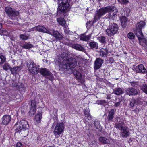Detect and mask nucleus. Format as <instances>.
<instances>
[{
	"instance_id": "f257e3e1",
	"label": "nucleus",
	"mask_w": 147,
	"mask_h": 147,
	"mask_svg": "<svg viewBox=\"0 0 147 147\" xmlns=\"http://www.w3.org/2000/svg\"><path fill=\"white\" fill-rule=\"evenodd\" d=\"M117 10L116 7H107L100 8L97 10L95 13L93 22L94 23L96 22L107 12L109 14L106 15V18L110 20H114L117 16Z\"/></svg>"
},
{
	"instance_id": "f03ea898",
	"label": "nucleus",
	"mask_w": 147,
	"mask_h": 147,
	"mask_svg": "<svg viewBox=\"0 0 147 147\" xmlns=\"http://www.w3.org/2000/svg\"><path fill=\"white\" fill-rule=\"evenodd\" d=\"M61 57L63 60L59 65L60 68L63 69H70L74 67L77 65L76 59L72 57L69 58L68 55L66 53H63L61 54Z\"/></svg>"
},
{
	"instance_id": "7ed1b4c3",
	"label": "nucleus",
	"mask_w": 147,
	"mask_h": 147,
	"mask_svg": "<svg viewBox=\"0 0 147 147\" xmlns=\"http://www.w3.org/2000/svg\"><path fill=\"white\" fill-rule=\"evenodd\" d=\"M70 8L69 0H63L59 4L58 8L57 15L60 13V12L66 13L68 11Z\"/></svg>"
},
{
	"instance_id": "20e7f679",
	"label": "nucleus",
	"mask_w": 147,
	"mask_h": 147,
	"mask_svg": "<svg viewBox=\"0 0 147 147\" xmlns=\"http://www.w3.org/2000/svg\"><path fill=\"white\" fill-rule=\"evenodd\" d=\"M15 126L16 132L25 131L28 132L29 131V125L28 122L26 121L22 120L20 122L16 123Z\"/></svg>"
},
{
	"instance_id": "39448f33",
	"label": "nucleus",
	"mask_w": 147,
	"mask_h": 147,
	"mask_svg": "<svg viewBox=\"0 0 147 147\" xmlns=\"http://www.w3.org/2000/svg\"><path fill=\"white\" fill-rule=\"evenodd\" d=\"M118 30V26L116 24H111L106 30V34L108 36H111L115 34Z\"/></svg>"
},
{
	"instance_id": "423d86ee",
	"label": "nucleus",
	"mask_w": 147,
	"mask_h": 147,
	"mask_svg": "<svg viewBox=\"0 0 147 147\" xmlns=\"http://www.w3.org/2000/svg\"><path fill=\"white\" fill-rule=\"evenodd\" d=\"M65 125L63 122L58 123L56 124L54 131V134L57 137L63 131Z\"/></svg>"
},
{
	"instance_id": "0eeeda50",
	"label": "nucleus",
	"mask_w": 147,
	"mask_h": 147,
	"mask_svg": "<svg viewBox=\"0 0 147 147\" xmlns=\"http://www.w3.org/2000/svg\"><path fill=\"white\" fill-rule=\"evenodd\" d=\"M39 66L36 65L33 62H31L28 65V68L30 72L32 74H36L39 72Z\"/></svg>"
},
{
	"instance_id": "6e6552de",
	"label": "nucleus",
	"mask_w": 147,
	"mask_h": 147,
	"mask_svg": "<svg viewBox=\"0 0 147 147\" xmlns=\"http://www.w3.org/2000/svg\"><path fill=\"white\" fill-rule=\"evenodd\" d=\"M48 34L53 36L55 39L58 40H61L63 38L61 33L53 29H49Z\"/></svg>"
},
{
	"instance_id": "1a4fd4ad",
	"label": "nucleus",
	"mask_w": 147,
	"mask_h": 147,
	"mask_svg": "<svg viewBox=\"0 0 147 147\" xmlns=\"http://www.w3.org/2000/svg\"><path fill=\"white\" fill-rule=\"evenodd\" d=\"M5 11L10 17L15 16H18L19 14L18 11L13 10L10 7H7L5 8Z\"/></svg>"
},
{
	"instance_id": "9d476101",
	"label": "nucleus",
	"mask_w": 147,
	"mask_h": 147,
	"mask_svg": "<svg viewBox=\"0 0 147 147\" xmlns=\"http://www.w3.org/2000/svg\"><path fill=\"white\" fill-rule=\"evenodd\" d=\"M134 71L137 73L145 74L146 70L144 65L140 64L134 67Z\"/></svg>"
},
{
	"instance_id": "9b49d317",
	"label": "nucleus",
	"mask_w": 147,
	"mask_h": 147,
	"mask_svg": "<svg viewBox=\"0 0 147 147\" xmlns=\"http://www.w3.org/2000/svg\"><path fill=\"white\" fill-rule=\"evenodd\" d=\"M104 61L100 58L96 59L94 63V68L95 69H99L103 63Z\"/></svg>"
},
{
	"instance_id": "f8f14e48",
	"label": "nucleus",
	"mask_w": 147,
	"mask_h": 147,
	"mask_svg": "<svg viewBox=\"0 0 147 147\" xmlns=\"http://www.w3.org/2000/svg\"><path fill=\"white\" fill-rule=\"evenodd\" d=\"M130 134L129 128L127 127L126 126L121 129L120 134L121 137L126 138L130 135Z\"/></svg>"
},
{
	"instance_id": "ddd939ff",
	"label": "nucleus",
	"mask_w": 147,
	"mask_h": 147,
	"mask_svg": "<svg viewBox=\"0 0 147 147\" xmlns=\"http://www.w3.org/2000/svg\"><path fill=\"white\" fill-rule=\"evenodd\" d=\"M11 119V117L10 115H4L2 118V123L7 125L10 122Z\"/></svg>"
},
{
	"instance_id": "4468645a",
	"label": "nucleus",
	"mask_w": 147,
	"mask_h": 147,
	"mask_svg": "<svg viewBox=\"0 0 147 147\" xmlns=\"http://www.w3.org/2000/svg\"><path fill=\"white\" fill-rule=\"evenodd\" d=\"M40 73L43 76H49V79L50 80H52L53 77L52 74L46 69L45 68L41 69L40 71Z\"/></svg>"
},
{
	"instance_id": "2eb2a0df",
	"label": "nucleus",
	"mask_w": 147,
	"mask_h": 147,
	"mask_svg": "<svg viewBox=\"0 0 147 147\" xmlns=\"http://www.w3.org/2000/svg\"><path fill=\"white\" fill-rule=\"evenodd\" d=\"M115 113V111L114 109H111L109 111L107 117V119L109 122H111L112 121Z\"/></svg>"
},
{
	"instance_id": "dca6fc26",
	"label": "nucleus",
	"mask_w": 147,
	"mask_h": 147,
	"mask_svg": "<svg viewBox=\"0 0 147 147\" xmlns=\"http://www.w3.org/2000/svg\"><path fill=\"white\" fill-rule=\"evenodd\" d=\"M42 118V114L40 112H38L35 116L34 123L36 124L40 123Z\"/></svg>"
},
{
	"instance_id": "f3484780",
	"label": "nucleus",
	"mask_w": 147,
	"mask_h": 147,
	"mask_svg": "<svg viewBox=\"0 0 147 147\" xmlns=\"http://www.w3.org/2000/svg\"><path fill=\"white\" fill-rule=\"evenodd\" d=\"M34 29H36L37 31L40 32H41L48 34V32L49 29H47L45 27L42 26H37L36 27L34 28Z\"/></svg>"
},
{
	"instance_id": "a211bd4d",
	"label": "nucleus",
	"mask_w": 147,
	"mask_h": 147,
	"mask_svg": "<svg viewBox=\"0 0 147 147\" xmlns=\"http://www.w3.org/2000/svg\"><path fill=\"white\" fill-rule=\"evenodd\" d=\"M114 127L116 128L121 130V129H123L126 126L124 122H121L115 123V124Z\"/></svg>"
},
{
	"instance_id": "6ab92c4d",
	"label": "nucleus",
	"mask_w": 147,
	"mask_h": 147,
	"mask_svg": "<svg viewBox=\"0 0 147 147\" xmlns=\"http://www.w3.org/2000/svg\"><path fill=\"white\" fill-rule=\"evenodd\" d=\"M134 32L138 38V39L140 38L143 37V34L140 29H138L136 28L134 30Z\"/></svg>"
},
{
	"instance_id": "aec40b11",
	"label": "nucleus",
	"mask_w": 147,
	"mask_h": 147,
	"mask_svg": "<svg viewBox=\"0 0 147 147\" xmlns=\"http://www.w3.org/2000/svg\"><path fill=\"white\" fill-rule=\"evenodd\" d=\"M108 51L106 49L101 48L100 51V56L102 57H106L108 54Z\"/></svg>"
},
{
	"instance_id": "412c9836",
	"label": "nucleus",
	"mask_w": 147,
	"mask_h": 147,
	"mask_svg": "<svg viewBox=\"0 0 147 147\" xmlns=\"http://www.w3.org/2000/svg\"><path fill=\"white\" fill-rule=\"evenodd\" d=\"M91 36V35H86L85 34H84L81 35L80 38L81 40L88 41L90 38Z\"/></svg>"
},
{
	"instance_id": "4be33fe9",
	"label": "nucleus",
	"mask_w": 147,
	"mask_h": 147,
	"mask_svg": "<svg viewBox=\"0 0 147 147\" xmlns=\"http://www.w3.org/2000/svg\"><path fill=\"white\" fill-rule=\"evenodd\" d=\"M21 69V68L20 67L17 66L11 68L10 71L12 74H14L19 72Z\"/></svg>"
},
{
	"instance_id": "5701e85b",
	"label": "nucleus",
	"mask_w": 147,
	"mask_h": 147,
	"mask_svg": "<svg viewBox=\"0 0 147 147\" xmlns=\"http://www.w3.org/2000/svg\"><path fill=\"white\" fill-rule=\"evenodd\" d=\"M138 40L139 41L140 44L142 46H145L147 44V41L146 39L143 37L140 38Z\"/></svg>"
},
{
	"instance_id": "b1692460",
	"label": "nucleus",
	"mask_w": 147,
	"mask_h": 147,
	"mask_svg": "<svg viewBox=\"0 0 147 147\" xmlns=\"http://www.w3.org/2000/svg\"><path fill=\"white\" fill-rule=\"evenodd\" d=\"M57 21L60 25L63 27L65 26L66 22L64 18H57Z\"/></svg>"
},
{
	"instance_id": "393cba45",
	"label": "nucleus",
	"mask_w": 147,
	"mask_h": 147,
	"mask_svg": "<svg viewBox=\"0 0 147 147\" xmlns=\"http://www.w3.org/2000/svg\"><path fill=\"white\" fill-rule=\"evenodd\" d=\"M99 141L104 144H107L109 142V141L106 138L104 137H100Z\"/></svg>"
},
{
	"instance_id": "a878e982",
	"label": "nucleus",
	"mask_w": 147,
	"mask_h": 147,
	"mask_svg": "<svg viewBox=\"0 0 147 147\" xmlns=\"http://www.w3.org/2000/svg\"><path fill=\"white\" fill-rule=\"evenodd\" d=\"M145 23L144 22H140L139 23L137 24L136 25V28L138 29L141 30L145 25Z\"/></svg>"
},
{
	"instance_id": "bb28decb",
	"label": "nucleus",
	"mask_w": 147,
	"mask_h": 147,
	"mask_svg": "<svg viewBox=\"0 0 147 147\" xmlns=\"http://www.w3.org/2000/svg\"><path fill=\"white\" fill-rule=\"evenodd\" d=\"M33 45L30 42L25 43L22 46V47L26 49L31 48L33 47Z\"/></svg>"
},
{
	"instance_id": "cd10ccee",
	"label": "nucleus",
	"mask_w": 147,
	"mask_h": 147,
	"mask_svg": "<svg viewBox=\"0 0 147 147\" xmlns=\"http://www.w3.org/2000/svg\"><path fill=\"white\" fill-rule=\"evenodd\" d=\"M72 47L74 49L79 50L82 51L84 50V48L80 45L78 44H74L72 46Z\"/></svg>"
},
{
	"instance_id": "c85d7f7f",
	"label": "nucleus",
	"mask_w": 147,
	"mask_h": 147,
	"mask_svg": "<svg viewBox=\"0 0 147 147\" xmlns=\"http://www.w3.org/2000/svg\"><path fill=\"white\" fill-rule=\"evenodd\" d=\"M90 110L88 109H85L84 110V114L85 116L87 117L88 120H91V116L89 113Z\"/></svg>"
},
{
	"instance_id": "c756f323",
	"label": "nucleus",
	"mask_w": 147,
	"mask_h": 147,
	"mask_svg": "<svg viewBox=\"0 0 147 147\" xmlns=\"http://www.w3.org/2000/svg\"><path fill=\"white\" fill-rule=\"evenodd\" d=\"M121 21L122 26H125L127 22V20L125 16H123L121 18Z\"/></svg>"
},
{
	"instance_id": "7c9ffc66",
	"label": "nucleus",
	"mask_w": 147,
	"mask_h": 147,
	"mask_svg": "<svg viewBox=\"0 0 147 147\" xmlns=\"http://www.w3.org/2000/svg\"><path fill=\"white\" fill-rule=\"evenodd\" d=\"M36 109L32 108H30L28 113L29 115L30 116H33L36 113Z\"/></svg>"
},
{
	"instance_id": "2f4dec72",
	"label": "nucleus",
	"mask_w": 147,
	"mask_h": 147,
	"mask_svg": "<svg viewBox=\"0 0 147 147\" xmlns=\"http://www.w3.org/2000/svg\"><path fill=\"white\" fill-rule=\"evenodd\" d=\"M89 45L92 49H96L98 48L97 43L95 42H91L89 43Z\"/></svg>"
},
{
	"instance_id": "473e14b6",
	"label": "nucleus",
	"mask_w": 147,
	"mask_h": 147,
	"mask_svg": "<svg viewBox=\"0 0 147 147\" xmlns=\"http://www.w3.org/2000/svg\"><path fill=\"white\" fill-rule=\"evenodd\" d=\"M6 61V58L5 56L0 55V65L3 64Z\"/></svg>"
},
{
	"instance_id": "72a5a7b5",
	"label": "nucleus",
	"mask_w": 147,
	"mask_h": 147,
	"mask_svg": "<svg viewBox=\"0 0 147 147\" xmlns=\"http://www.w3.org/2000/svg\"><path fill=\"white\" fill-rule=\"evenodd\" d=\"M94 125L98 129H102V127L100 123V121H95L94 123Z\"/></svg>"
},
{
	"instance_id": "f704fd0d",
	"label": "nucleus",
	"mask_w": 147,
	"mask_h": 147,
	"mask_svg": "<svg viewBox=\"0 0 147 147\" xmlns=\"http://www.w3.org/2000/svg\"><path fill=\"white\" fill-rule=\"evenodd\" d=\"M143 100L140 98H138L136 100V104L137 105H141L143 103Z\"/></svg>"
},
{
	"instance_id": "c9c22d12",
	"label": "nucleus",
	"mask_w": 147,
	"mask_h": 147,
	"mask_svg": "<svg viewBox=\"0 0 147 147\" xmlns=\"http://www.w3.org/2000/svg\"><path fill=\"white\" fill-rule=\"evenodd\" d=\"M3 69L7 71L8 69H10V65L8 63H6L3 65Z\"/></svg>"
},
{
	"instance_id": "e433bc0d",
	"label": "nucleus",
	"mask_w": 147,
	"mask_h": 147,
	"mask_svg": "<svg viewBox=\"0 0 147 147\" xmlns=\"http://www.w3.org/2000/svg\"><path fill=\"white\" fill-rule=\"evenodd\" d=\"M76 78L78 80H81L82 78V75L81 74L78 72H77L75 74Z\"/></svg>"
},
{
	"instance_id": "4c0bfd02",
	"label": "nucleus",
	"mask_w": 147,
	"mask_h": 147,
	"mask_svg": "<svg viewBox=\"0 0 147 147\" xmlns=\"http://www.w3.org/2000/svg\"><path fill=\"white\" fill-rule=\"evenodd\" d=\"M127 37L130 39H132L135 37L134 34L132 32H129L127 35Z\"/></svg>"
},
{
	"instance_id": "58836bf2",
	"label": "nucleus",
	"mask_w": 147,
	"mask_h": 147,
	"mask_svg": "<svg viewBox=\"0 0 147 147\" xmlns=\"http://www.w3.org/2000/svg\"><path fill=\"white\" fill-rule=\"evenodd\" d=\"M36 101L34 100H32L31 102V108L34 109H36Z\"/></svg>"
},
{
	"instance_id": "ea45409f",
	"label": "nucleus",
	"mask_w": 147,
	"mask_h": 147,
	"mask_svg": "<svg viewBox=\"0 0 147 147\" xmlns=\"http://www.w3.org/2000/svg\"><path fill=\"white\" fill-rule=\"evenodd\" d=\"M136 100L135 99H131L130 101V103L129 104V106L132 107L134 106L135 104H136Z\"/></svg>"
},
{
	"instance_id": "a19ab883",
	"label": "nucleus",
	"mask_w": 147,
	"mask_h": 147,
	"mask_svg": "<svg viewBox=\"0 0 147 147\" xmlns=\"http://www.w3.org/2000/svg\"><path fill=\"white\" fill-rule=\"evenodd\" d=\"M20 37V39L23 40H26L28 38V36L23 34L21 35Z\"/></svg>"
},
{
	"instance_id": "79ce46f5",
	"label": "nucleus",
	"mask_w": 147,
	"mask_h": 147,
	"mask_svg": "<svg viewBox=\"0 0 147 147\" xmlns=\"http://www.w3.org/2000/svg\"><path fill=\"white\" fill-rule=\"evenodd\" d=\"M99 41L101 43H104L105 41V38L104 36H101L98 37Z\"/></svg>"
},
{
	"instance_id": "37998d69",
	"label": "nucleus",
	"mask_w": 147,
	"mask_h": 147,
	"mask_svg": "<svg viewBox=\"0 0 147 147\" xmlns=\"http://www.w3.org/2000/svg\"><path fill=\"white\" fill-rule=\"evenodd\" d=\"M141 88L143 92H147V85L142 86H141Z\"/></svg>"
},
{
	"instance_id": "c03bdc74",
	"label": "nucleus",
	"mask_w": 147,
	"mask_h": 147,
	"mask_svg": "<svg viewBox=\"0 0 147 147\" xmlns=\"http://www.w3.org/2000/svg\"><path fill=\"white\" fill-rule=\"evenodd\" d=\"M118 2L121 4H125L128 2V0H118Z\"/></svg>"
},
{
	"instance_id": "a18cd8bd",
	"label": "nucleus",
	"mask_w": 147,
	"mask_h": 147,
	"mask_svg": "<svg viewBox=\"0 0 147 147\" xmlns=\"http://www.w3.org/2000/svg\"><path fill=\"white\" fill-rule=\"evenodd\" d=\"M65 33L67 34H70L72 32H70L68 28L65 27L64 28Z\"/></svg>"
},
{
	"instance_id": "49530a36",
	"label": "nucleus",
	"mask_w": 147,
	"mask_h": 147,
	"mask_svg": "<svg viewBox=\"0 0 147 147\" xmlns=\"http://www.w3.org/2000/svg\"><path fill=\"white\" fill-rule=\"evenodd\" d=\"M98 104H100L102 105H104L105 104L107 103V102L105 100H99L97 101Z\"/></svg>"
},
{
	"instance_id": "de8ad7c7",
	"label": "nucleus",
	"mask_w": 147,
	"mask_h": 147,
	"mask_svg": "<svg viewBox=\"0 0 147 147\" xmlns=\"http://www.w3.org/2000/svg\"><path fill=\"white\" fill-rule=\"evenodd\" d=\"M2 28V24L1 23H0V34L6 32V30H3L1 29Z\"/></svg>"
},
{
	"instance_id": "09e8293b",
	"label": "nucleus",
	"mask_w": 147,
	"mask_h": 147,
	"mask_svg": "<svg viewBox=\"0 0 147 147\" xmlns=\"http://www.w3.org/2000/svg\"><path fill=\"white\" fill-rule=\"evenodd\" d=\"M16 147H23V145L20 142L17 143L16 145Z\"/></svg>"
},
{
	"instance_id": "8fccbe9b",
	"label": "nucleus",
	"mask_w": 147,
	"mask_h": 147,
	"mask_svg": "<svg viewBox=\"0 0 147 147\" xmlns=\"http://www.w3.org/2000/svg\"><path fill=\"white\" fill-rule=\"evenodd\" d=\"M90 145H92L94 146H96L97 144L95 141H93L90 143Z\"/></svg>"
},
{
	"instance_id": "3c124183",
	"label": "nucleus",
	"mask_w": 147,
	"mask_h": 147,
	"mask_svg": "<svg viewBox=\"0 0 147 147\" xmlns=\"http://www.w3.org/2000/svg\"><path fill=\"white\" fill-rule=\"evenodd\" d=\"M127 94L130 95H135L136 94H138V92H127Z\"/></svg>"
},
{
	"instance_id": "603ef678",
	"label": "nucleus",
	"mask_w": 147,
	"mask_h": 147,
	"mask_svg": "<svg viewBox=\"0 0 147 147\" xmlns=\"http://www.w3.org/2000/svg\"><path fill=\"white\" fill-rule=\"evenodd\" d=\"M120 102H116L115 104V106L116 107H117L119 106L120 105Z\"/></svg>"
},
{
	"instance_id": "864d4df0",
	"label": "nucleus",
	"mask_w": 147,
	"mask_h": 147,
	"mask_svg": "<svg viewBox=\"0 0 147 147\" xmlns=\"http://www.w3.org/2000/svg\"><path fill=\"white\" fill-rule=\"evenodd\" d=\"M122 90L120 88H118L116 90V92H122Z\"/></svg>"
},
{
	"instance_id": "5fc2aeb1",
	"label": "nucleus",
	"mask_w": 147,
	"mask_h": 147,
	"mask_svg": "<svg viewBox=\"0 0 147 147\" xmlns=\"http://www.w3.org/2000/svg\"><path fill=\"white\" fill-rule=\"evenodd\" d=\"M129 89L130 90H129V92H135V90H134V88H131V89L130 88H129Z\"/></svg>"
},
{
	"instance_id": "6e6d98bb",
	"label": "nucleus",
	"mask_w": 147,
	"mask_h": 147,
	"mask_svg": "<svg viewBox=\"0 0 147 147\" xmlns=\"http://www.w3.org/2000/svg\"><path fill=\"white\" fill-rule=\"evenodd\" d=\"M115 94H116L117 95H119L121 94L122 92H115Z\"/></svg>"
},
{
	"instance_id": "4d7b16f0",
	"label": "nucleus",
	"mask_w": 147,
	"mask_h": 147,
	"mask_svg": "<svg viewBox=\"0 0 147 147\" xmlns=\"http://www.w3.org/2000/svg\"><path fill=\"white\" fill-rule=\"evenodd\" d=\"M55 1L57 2V3H58L59 2L61 1V0H54Z\"/></svg>"
},
{
	"instance_id": "13d9d810",
	"label": "nucleus",
	"mask_w": 147,
	"mask_h": 147,
	"mask_svg": "<svg viewBox=\"0 0 147 147\" xmlns=\"http://www.w3.org/2000/svg\"><path fill=\"white\" fill-rule=\"evenodd\" d=\"M107 98H108V99L110 98V97H108Z\"/></svg>"
},
{
	"instance_id": "bf43d9fd",
	"label": "nucleus",
	"mask_w": 147,
	"mask_h": 147,
	"mask_svg": "<svg viewBox=\"0 0 147 147\" xmlns=\"http://www.w3.org/2000/svg\"><path fill=\"white\" fill-rule=\"evenodd\" d=\"M145 93H146L147 94V92H145Z\"/></svg>"
}]
</instances>
